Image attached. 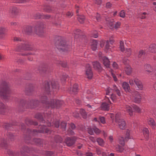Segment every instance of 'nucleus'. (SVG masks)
Masks as SVG:
<instances>
[{"label":"nucleus","instance_id":"4c0bfd02","mask_svg":"<svg viewBox=\"0 0 156 156\" xmlns=\"http://www.w3.org/2000/svg\"><path fill=\"white\" fill-rule=\"evenodd\" d=\"M110 49V46L109 45V42L108 41H107L105 43V50L106 51Z\"/></svg>","mask_w":156,"mask_h":156},{"label":"nucleus","instance_id":"7ed1b4c3","mask_svg":"<svg viewBox=\"0 0 156 156\" xmlns=\"http://www.w3.org/2000/svg\"><path fill=\"white\" fill-rule=\"evenodd\" d=\"M63 103V101H59L56 100H51L47 104L48 106L51 108H54L55 107L58 108Z\"/></svg>","mask_w":156,"mask_h":156},{"label":"nucleus","instance_id":"338daca9","mask_svg":"<svg viewBox=\"0 0 156 156\" xmlns=\"http://www.w3.org/2000/svg\"><path fill=\"white\" fill-rule=\"evenodd\" d=\"M96 19L97 20V21H99V20H100V15H99L98 14H97L96 15Z\"/></svg>","mask_w":156,"mask_h":156},{"label":"nucleus","instance_id":"aec40b11","mask_svg":"<svg viewBox=\"0 0 156 156\" xmlns=\"http://www.w3.org/2000/svg\"><path fill=\"white\" fill-rule=\"evenodd\" d=\"M18 12V10L16 7H12L10 9V12L12 15H16Z\"/></svg>","mask_w":156,"mask_h":156},{"label":"nucleus","instance_id":"a878e982","mask_svg":"<svg viewBox=\"0 0 156 156\" xmlns=\"http://www.w3.org/2000/svg\"><path fill=\"white\" fill-rule=\"evenodd\" d=\"M119 143L120 144L123 146L125 145L124 139L123 137L120 136L119 137Z\"/></svg>","mask_w":156,"mask_h":156},{"label":"nucleus","instance_id":"f3484780","mask_svg":"<svg viewBox=\"0 0 156 156\" xmlns=\"http://www.w3.org/2000/svg\"><path fill=\"white\" fill-rule=\"evenodd\" d=\"M78 90V85L76 84H75L73 85L72 88L71 89L70 93L75 94L77 92Z\"/></svg>","mask_w":156,"mask_h":156},{"label":"nucleus","instance_id":"680f3d73","mask_svg":"<svg viewBox=\"0 0 156 156\" xmlns=\"http://www.w3.org/2000/svg\"><path fill=\"white\" fill-rule=\"evenodd\" d=\"M105 44V42L104 41H100V46L101 47H103Z\"/></svg>","mask_w":156,"mask_h":156},{"label":"nucleus","instance_id":"423d86ee","mask_svg":"<svg viewBox=\"0 0 156 156\" xmlns=\"http://www.w3.org/2000/svg\"><path fill=\"white\" fill-rule=\"evenodd\" d=\"M76 140L75 137L67 138L65 141V142L68 146H70L73 145Z\"/></svg>","mask_w":156,"mask_h":156},{"label":"nucleus","instance_id":"13d9d810","mask_svg":"<svg viewBox=\"0 0 156 156\" xmlns=\"http://www.w3.org/2000/svg\"><path fill=\"white\" fill-rule=\"evenodd\" d=\"M13 40L14 41H21V39L19 37H14L13 39Z\"/></svg>","mask_w":156,"mask_h":156},{"label":"nucleus","instance_id":"f257e3e1","mask_svg":"<svg viewBox=\"0 0 156 156\" xmlns=\"http://www.w3.org/2000/svg\"><path fill=\"white\" fill-rule=\"evenodd\" d=\"M44 25L41 23L38 24L35 27H33L31 26H27L23 29L24 32L27 34H30L32 33L34 29H35L36 34L39 36H42L43 34Z\"/></svg>","mask_w":156,"mask_h":156},{"label":"nucleus","instance_id":"a18cd8bd","mask_svg":"<svg viewBox=\"0 0 156 156\" xmlns=\"http://www.w3.org/2000/svg\"><path fill=\"white\" fill-rule=\"evenodd\" d=\"M96 152L97 154L98 155H101L102 152L101 151V149L98 148H96Z\"/></svg>","mask_w":156,"mask_h":156},{"label":"nucleus","instance_id":"0eeeda50","mask_svg":"<svg viewBox=\"0 0 156 156\" xmlns=\"http://www.w3.org/2000/svg\"><path fill=\"white\" fill-rule=\"evenodd\" d=\"M118 125L119 128L121 129H125L126 127V123L123 119H120V121L116 122Z\"/></svg>","mask_w":156,"mask_h":156},{"label":"nucleus","instance_id":"e2e57ef3","mask_svg":"<svg viewBox=\"0 0 156 156\" xmlns=\"http://www.w3.org/2000/svg\"><path fill=\"white\" fill-rule=\"evenodd\" d=\"M8 137L10 138L11 139H13L14 138V136L11 133H9V134Z\"/></svg>","mask_w":156,"mask_h":156},{"label":"nucleus","instance_id":"5fc2aeb1","mask_svg":"<svg viewBox=\"0 0 156 156\" xmlns=\"http://www.w3.org/2000/svg\"><path fill=\"white\" fill-rule=\"evenodd\" d=\"M49 83H47L45 84V89L46 90L48 91L49 90Z\"/></svg>","mask_w":156,"mask_h":156},{"label":"nucleus","instance_id":"2eb2a0df","mask_svg":"<svg viewBox=\"0 0 156 156\" xmlns=\"http://www.w3.org/2000/svg\"><path fill=\"white\" fill-rule=\"evenodd\" d=\"M136 84L139 90H141L143 89V86L141 82L138 78L136 80Z\"/></svg>","mask_w":156,"mask_h":156},{"label":"nucleus","instance_id":"bf43d9fd","mask_svg":"<svg viewBox=\"0 0 156 156\" xmlns=\"http://www.w3.org/2000/svg\"><path fill=\"white\" fill-rule=\"evenodd\" d=\"M54 124L56 128H58L59 126V123L58 121L55 122Z\"/></svg>","mask_w":156,"mask_h":156},{"label":"nucleus","instance_id":"39448f33","mask_svg":"<svg viewBox=\"0 0 156 156\" xmlns=\"http://www.w3.org/2000/svg\"><path fill=\"white\" fill-rule=\"evenodd\" d=\"M87 78L89 79H91L93 77V73L91 70V68L89 65L86 66L85 70Z\"/></svg>","mask_w":156,"mask_h":156},{"label":"nucleus","instance_id":"4468645a","mask_svg":"<svg viewBox=\"0 0 156 156\" xmlns=\"http://www.w3.org/2000/svg\"><path fill=\"white\" fill-rule=\"evenodd\" d=\"M97 41L96 40H93L91 44L92 49L93 51H95L97 49Z\"/></svg>","mask_w":156,"mask_h":156},{"label":"nucleus","instance_id":"bb28decb","mask_svg":"<svg viewBox=\"0 0 156 156\" xmlns=\"http://www.w3.org/2000/svg\"><path fill=\"white\" fill-rule=\"evenodd\" d=\"M27 45L25 44H23L20 47V48H16V50L17 51H19L21 49H23L25 50H28V49L27 48Z\"/></svg>","mask_w":156,"mask_h":156},{"label":"nucleus","instance_id":"09e8293b","mask_svg":"<svg viewBox=\"0 0 156 156\" xmlns=\"http://www.w3.org/2000/svg\"><path fill=\"white\" fill-rule=\"evenodd\" d=\"M110 96V98L113 102H115V101L116 99V96L115 94H112Z\"/></svg>","mask_w":156,"mask_h":156},{"label":"nucleus","instance_id":"a211bd4d","mask_svg":"<svg viewBox=\"0 0 156 156\" xmlns=\"http://www.w3.org/2000/svg\"><path fill=\"white\" fill-rule=\"evenodd\" d=\"M149 50L152 53H155L156 52V44H153L151 45L149 47Z\"/></svg>","mask_w":156,"mask_h":156},{"label":"nucleus","instance_id":"58836bf2","mask_svg":"<svg viewBox=\"0 0 156 156\" xmlns=\"http://www.w3.org/2000/svg\"><path fill=\"white\" fill-rule=\"evenodd\" d=\"M154 69L151 70H147L145 71V73L147 75L150 76H151L153 74V70Z\"/></svg>","mask_w":156,"mask_h":156},{"label":"nucleus","instance_id":"c9c22d12","mask_svg":"<svg viewBox=\"0 0 156 156\" xmlns=\"http://www.w3.org/2000/svg\"><path fill=\"white\" fill-rule=\"evenodd\" d=\"M144 69H145V71H146L147 70L152 69H153L150 65L147 64L144 66Z\"/></svg>","mask_w":156,"mask_h":156},{"label":"nucleus","instance_id":"b1692460","mask_svg":"<svg viewBox=\"0 0 156 156\" xmlns=\"http://www.w3.org/2000/svg\"><path fill=\"white\" fill-rule=\"evenodd\" d=\"M132 107L133 108V111H134L138 113L140 112L141 110L139 107L134 105H132Z\"/></svg>","mask_w":156,"mask_h":156},{"label":"nucleus","instance_id":"8fccbe9b","mask_svg":"<svg viewBox=\"0 0 156 156\" xmlns=\"http://www.w3.org/2000/svg\"><path fill=\"white\" fill-rule=\"evenodd\" d=\"M110 72L111 73L112 77L113 78L114 80L115 81H116L117 80V78H116V77L115 76V74L113 73L112 72V69H111L110 71Z\"/></svg>","mask_w":156,"mask_h":156},{"label":"nucleus","instance_id":"9d476101","mask_svg":"<svg viewBox=\"0 0 156 156\" xmlns=\"http://www.w3.org/2000/svg\"><path fill=\"white\" fill-rule=\"evenodd\" d=\"M142 132L145 138L148 140L149 138V132L148 129L147 128H144L142 130Z\"/></svg>","mask_w":156,"mask_h":156},{"label":"nucleus","instance_id":"e433bc0d","mask_svg":"<svg viewBox=\"0 0 156 156\" xmlns=\"http://www.w3.org/2000/svg\"><path fill=\"white\" fill-rule=\"evenodd\" d=\"M80 114L82 115L83 117L84 118L86 119L87 118V114L85 111L83 109H81L80 111Z\"/></svg>","mask_w":156,"mask_h":156},{"label":"nucleus","instance_id":"3c124183","mask_svg":"<svg viewBox=\"0 0 156 156\" xmlns=\"http://www.w3.org/2000/svg\"><path fill=\"white\" fill-rule=\"evenodd\" d=\"M99 119L100 120L101 122L102 123L105 124V121L104 117H101L99 118Z\"/></svg>","mask_w":156,"mask_h":156},{"label":"nucleus","instance_id":"603ef678","mask_svg":"<svg viewBox=\"0 0 156 156\" xmlns=\"http://www.w3.org/2000/svg\"><path fill=\"white\" fill-rule=\"evenodd\" d=\"M94 32L92 33V36L94 38H97L98 37V33L96 31H95Z\"/></svg>","mask_w":156,"mask_h":156},{"label":"nucleus","instance_id":"ea45409f","mask_svg":"<svg viewBox=\"0 0 156 156\" xmlns=\"http://www.w3.org/2000/svg\"><path fill=\"white\" fill-rule=\"evenodd\" d=\"M51 84L53 88H58V87L57 86V83L53 81L51 82Z\"/></svg>","mask_w":156,"mask_h":156},{"label":"nucleus","instance_id":"774afa93","mask_svg":"<svg viewBox=\"0 0 156 156\" xmlns=\"http://www.w3.org/2000/svg\"><path fill=\"white\" fill-rule=\"evenodd\" d=\"M11 26H15L17 25V23L14 22H12L10 23Z\"/></svg>","mask_w":156,"mask_h":156},{"label":"nucleus","instance_id":"f03ea898","mask_svg":"<svg viewBox=\"0 0 156 156\" xmlns=\"http://www.w3.org/2000/svg\"><path fill=\"white\" fill-rule=\"evenodd\" d=\"M11 90L9 85L7 83L5 82L0 85V96L5 98L10 93Z\"/></svg>","mask_w":156,"mask_h":156},{"label":"nucleus","instance_id":"20e7f679","mask_svg":"<svg viewBox=\"0 0 156 156\" xmlns=\"http://www.w3.org/2000/svg\"><path fill=\"white\" fill-rule=\"evenodd\" d=\"M69 46L65 41H61L57 46L58 48L61 50L65 51L68 50Z\"/></svg>","mask_w":156,"mask_h":156},{"label":"nucleus","instance_id":"393cba45","mask_svg":"<svg viewBox=\"0 0 156 156\" xmlns=\"http://www.w3.org/2000/svg\"><path fill=\"white\" fill-rule=\"evenodd\" d=\"M97 141L99 145L101 146H104V142L102 139L101 138H98L97 139Z\"/></svg>","mask_w":156,"mask_h":156},{"label":"nucleus","instance_id":"4be33fe9","mask_svg":"<svg viewBox=\"0 0 156 156\" xmlns=\"http://www.w3.org/2000/svg\"><path fill=\"white\" fill-rule=\"evenodd\" d=\"M94 67L96 69H99L101 68V66L99 62H94L92 63Z\"/></svg>","mask_w":156,"mask_h":156},{"label":"nucleus","instance_id":"2f4dec72","mask_svg":"<svg viewBox=\"0 0 156 156\" xmlns=\"http://www.w3.org/2000/svg\"><path fill=\"white\" fill-rule=\"evenodd\" d=\"M120 48L121 51L122 52H124L125 51V48L124 46V43L122 41H121L120 43Z\"/></svg>","mask_w":156,"mask_h":156},{"label":"nucleus","instance_id":"49530a36","mask_svg":"<svg viewBox=\"0 0 156 156\" xmlns=\"http://www.w3.org/2000/svg\"><path fill=\"white\" fill-rule=\"evenodd\" d=\"M112 6V4L110 2H107L106 4V7L107 8H110Z\"/></svg>","mask_w":156,"mask_h":156},{"label":"nucleus","instance_id":"6e6d98bb","mask_svg":"<svg viewBox=\"0 0 156 156\" xmlns=\"http://www.w3.org/2000/svg\"><path fill=\"white\" fill-rule=\"evenodd\" d=\"M113 68L115 69H117L118 68V64L115 62H114L112 64Z\"/></svg>","mask_w":156,"mask_h":156},{"label":"nucleus","instance_id":"f704fd0d","mask_svg":"<svg viewBox=\"0 0 156 156\" xmlns=\"http://www.w3.org/2000/svg\"><path fill=\"white\" fill-rule=\"evenodd\" d=\"M5 106L3 103L0 104V113H2L4 111Z\"/></svg>","mask_w":156,"mask_h":156},{"label":"nucleus","instance_id":"0e129e2a","mask_svg":"<svg viewBox=\"0 0 156 156\" xmlns=\"http://www.w3.org/2000/svg\"><path fill=\"white\" fill-rule=\"evenodd\" d=\"M73 115L75 117H78L79 116V114L76 112H75L73 113Z\"/></svg>","mask_w":156,"mask_h":156},{"label":"nucleus","instance_id":"37998d69","mask_svg":"<svg viewBox=\"0 0 156 156\" xmlns=\"http://www.w3.org/2000/svg\"><path fill=\"white\" fill-rule=\"evenodd\" d=\"M93 128L94 127H93L92 128L90 127L88 128V133L90 135L93 134L94 133V130H93Z\"/></svg>","mask_w":156,"mask_h":156},{"label":"nucleus","instance_id":"4d7b16f0","mask_svg":"<svg viewBox=\"0 0 156 156\" xmlns=\"http://www.w3.org/2000/svg\"><path fill=\"white\" fill-rule=\"evenodd\" d=\"M66 15L68 17H70L73 15V13L72 12H68L67 13Z\"/></svg>","mask_w":156,"mask_h":156},{"label":"nucleus","instance_id":"7c9ffc66","mask_svg":"<svg viewBox=\"0 0 156 156\" xmlns=\"http://www.w3.org/2000/svg\"><path fill=\"white\" fill-rule=\"evenodd\" d=\"M137 78H135L134 79H129V83L131 86H133L136 83V80H137Z\"/></svg>","mask_w":156,"mask_h":156},{"label":"nucleus","instance_id":"72a5a7b5","mask_svg":"<svg viewBox=\"0 0 156 156\" xmlns=\"http://www.w3.org/2000/svg\"><path fill=\"white\" fill-rule=\"evenodd\" d=\"M85 19V17L83 16H79L78 18V21L81 23H82L84 22Z\"/></svg>","mask_w":156,"mask_h":156},{"label":"nucleus","instance_id":"412c9836","mask_svg":"<svg viewBox=\"0 0 156 156\" xmlns=\"http://www.w3.org/2000/svg\"><path fill=\"white\" fill-rule=\"evenodd\" d=\"M125 71L127 75H129L132 73V69L130 66H128L125 68Z\"/></svg>","mask_w":156,"mask_h":156},{"label":"nucleus","instance_id":"6e6552de","mask_svg":"<svg viewBox=\"0 0 156 156\" xmlns=\"http://www.w3.org/2000/svg\"><path fill=\"white\" fill-rule=\"evenodd\" d=\"M101 59L102 60L104 66L106 68H109L110 66V62L108 59L105 56L101 58Z\"/></svg>","mask_w":156,"mask_h":156},{"label":"nucleus","instance_id":"de8ad7c7","mask_svg":"<svg viewBox=\"0 0 156 156\" xmlns=\"http://www.w3.org/2000/svg\"><path fill=\"white\" fill-rule=\"evenodd\" d=\"M144 52L143 50H140L139 51L138 56V57L140 58L141 57L142 55L144 54Z\"/></svg>","mask_w":156,"mask_h":156},{"label":"nucleus","instance_id":"c03bdc74","mask_svg":"<svg viewBox=\"0 0 156 156\" xmlns=\"http://www.w3.org/2000/svg\"><path fill=\"white\" fill-rule=\"evenodd\" d=\"M120 17L124 18L125 16V12L124 10L121 11L120 13Z\"/></svg>","mask_w":156,"mask_h":156},{"label":"nucleus","instance_id":"79ce46f5","mask_svg":"<svg viewBox=\"0 0 156 156\" xmlns=\"http://www.w3.org/2000/svg\"><path fill=\"white\" fill-rule=\"evenodd\" d=\"M93 130H94V133H95L96 134H99L101 132L100 130L95 127H94Z\"/></svg>","mask_w":156,"mask_h":156},{"label":"nucleus","instance_id":"864d4df0","mask_svg":"<svg viewBox=\"0 0 156 156\" xmlns=\"http://www.w3.org/2000/svg\"><path fill=\"white\" fill-rule=\"evenodd\" d=\"M61 126L64 129H65L66 127V124L65 122H62L61 124Z\"/></svg>","mask_w":156,"mask_h":156},{"label":"nucleus","instance_id":"a19ab883","mask_svg":"<svg viewBox=\"0 0 156 156\" xmlns=\"http://www.w3.org/2000/svg\"><path fill=\"white\" fill-rule=\"evenodd\" d=\"M121 25V23L120 22H116L114 25V28L117 29L120 28Z\"/></svg>","mask_w":156,"mask_h":156},{"label":"nucleus","instance_id":"f8f14e48","mask_svg":"<svg viewBox=\"0 0 156 156\" xmlns=\"http://www.w3.org/2000/svg\"><path fill=\"white\" fill-rule=\"evenodd\" d=\"M122 87L125 91L129 92L130 90V87L129 84L126 82H124L122 83Z\"/></svg>","mask_w":156,"mask_h":156},{"label":"nucleus","instance_id":"69168bd1","mask_svg":"<svg viewBox=\"0 0 156 156\" xmlns=\"http://www.w3.org/2000/svg\"><path fill=\"white\" fill-rule=\"evenodd\" d=\"M86 156H93V154L90 152H87L86 153Z\"/></svg>","mask_w":156,"mask_h":156},{"label":"nucleus","instance_id":"1a4fd4ad","mask_svg":"<svg viewBox=\"0 0 156 156\" xmlns=\"http://www.w3.org/2000/svg\"><path fill=\"white\" fill-rule=\"evenodd\" d=\"M141 96L139 93L136 92H135V95L134 96V101L137 103H140L141 101Z\"/></svg>","mask_w":156,"mask_h":156},{"label":"nucleus","instance_id":"cd10ccee","mask_svg":"<svg viewBox=\"0 0 156 156\" xmlns=\"http://www.w3.org/2000/svg\"><path fill=\"white\" fill-rule=\"evenodd\" d=\"M130 131L129 130H127L126 134V137H125V140H128L129 139H131L132 137L130 136Z\"/></svg>","mask_w":156,"mask_h":156},{"label":"nucleus","instance_id":"9b49d317","mask_svg":"<svg viewBox=\"0 0 156 156\" xmlns=\"http://www.w3.org/2000/svg\"><path fill=\"white\" fill-rule=\"evenodd\" d=\"M125 109L126 112L128 113L129 114L130 116H132L133 115V108L132 107V105L131 106L126 105L125 106Z\"/></svg>","mask_w":156,"mask_h":156},{"label":"nucleus","instance_id":"5701e85b","mask_svg":"<svg viewBox=\"0 0 156 156\" xmlns=\"http://www.w3.org/2000/svg\"><path fill=\"white\" fill-rule=\"evenodd\" d=\"M121 118V114L120 113H117L115 116V122H116L120 121V119H122Z\"/></svg>","mask_w":156,"mask_h":156},{"label":"nucleus","instance_id":"052dcab7","mask_svg":"<svg viewBox=\"0 0 156 156\" xmlns=\"http://www.w3.org/2000/svg\"><path fill=\"white\" fill-rule=\"evenodd\" d=\"M146 14V13L144 12L141 15L140 17V18L142 19H144L145 18L146 16L145 15Z\"/></svg>","mask_w":156,"mask_h":156},{"label":"nucleus","instance_id":"c756f323","mask_svg":"<svg viewBox=\"0 0 156 156\" xmlns=\"http://www.w3.org/2000/svg\"><path fill=\"white\" fill-rule=\"evenodd\" d=\"M115 148L117 151L120 152H123L124 150V149L122 147L118 145L116 146Z\"/></svg>","mask_w":156,"mask_h":156},{"label":"nucleus","instance_id":"ddd939ff","mask_svg":"<svg viewBox=\"0 0 156 156\" xmlns=\"http://www.w3.org/2000/svg\"><path fill=\"white\" fill-rule=\"evenodd\" d=\"M7 31L6 28L3 27H0V37H3L6 34Z\"/></svg>","mask_w":156,"mask_h":156},{"label":"nucleus","instance_id":"c85d7f7f","mask_svg":"<svg viewBox=\"0 0 156 156\" xmlns=\"http://www.w3.org/2000/svg\"><path fill=\"white\" fill-rule=\"evenodd\" d=\"M124 52L126 54V55L127 57H129L131 55V49L130 48H126L125 50V51H124Z\"/></svg>","mask_w":156,"mask_h":156},{"label":"nucleus","instance_id":"6ab92c4d","mask_svg":"<svg viewBox=\"0 0 156 156\" xmlns=\"http://www.w3.org/2000/svg\"><path fill=\"white\" fill-rule=\"evenodd\" d=\"M148 124L152 127H154L155 126V123L154 119L151 118H149L147 119Z\"/></svg>","mask_w":156,"mask_h":156},{"label":"nucleus","instance_id":"dca6fc26","mask_svg":"<svg viewBox=\"0 0 156 156\" xmlns=\"http://www.w3.org/2000/svg\"><path fill=\"white\" fill-rule=\"evenodd\" d=\"M101 109L104 110H108L109 109V105L106 102L103 103L101 106Z\"/></svg>","mask_w":156,"mask_h":156},{"label":"nucleus","instance_id":"473e14b6","mask_svg":"<svg viewBox=\"0 0 156 156\" xmlns=\"http://www.w3.org/2000/svg\"><path fill=\"white\" fill-rule=\"evenodd\" d=\"M106 92L107 95H111V94H112L113 90L110 87H108L106 89Z\"/></svg>","mask_w":156,"mask_h":156}]
</instances>
